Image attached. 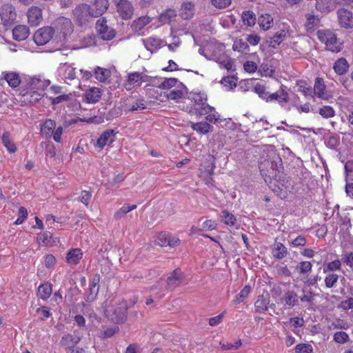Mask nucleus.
<instances>
[{"label": "nucleus", "mask_w": 353, "mask_h": 353, "mask_svg": "<svg viewBox=\"0 0 353 353\" xmlns=\"http://www.w3.org/2000/svg\"><path fill=\"white\" fill-rule=\"evenodd\" d=\"M259 169L266 183H270L272 180L279 181L280 174L283 170L282 160L276 154L269 155L266 158L262 157L259 163Z\"/></svg>", "instance_id": "f257e3e1"}, {"label": "nucleus", "mask_w": 353, "mask_h": 353, "mask_svg": "<svg viewBox=\"0 0 353 353\" xmlns=\"http://www.w3.org/2000/svg\"><path fill=\"white\" fill-rule=\"evenodd\" d=\"M188 98L194 102L190 108L189 113L198 118L212 112L214 108L207 103V95L204 92H190Z\"/></svg>", "instance_id": "f03ea898"}, {"label": "nucleus", "mask_w": 353, "mask_h": 353, "mask_svg": "<svg viewBox=\"0 0 353 353\" xmlns=\"http://www.w3.org/2000/svg\"><path fill=\"white\" fill-rule=\"evenodd\" d=\"M41 81L37 78H32L28 83L29 87L28 90L23 93L22 95L24 101L30 103H34L41 99L43 97V89H40Z\"/></svg>", "instance_id": "7ed1b4c3"}, {"label": "nucleus", "mask_w": 353, "mask_h": 353, "mask_svg": "<svg viewBox=\"0 0 353 353\" xmlns=\"http://www.w3.org/2000/svg\"><path fill=\"white\" fill-rule=\"evenodd\" d=\"M51 26L53 32L56 33L60 38L65 39L73 32V26L70 19L60 17L56 19Z\"/></svg>", "instance_id": "20e7f679"}, {"label": "nucleus", "mask_w": 353, "mask_h": 353, "mask_svg": "<svg viewBox=\"0 0 353 353\" xmlns=\"http://www.w3.org/2000/svg\"><path fill=\"white\" fill-rule=\"evenodd\" d=\"M0 16L2 23L5 27L12 26L17 19L15 8L10 4H5L1 8Z\"/></svg>", "instance_id": "39448f33"}, {"label": "nucleus", "mask_w": 353, "mask_h": 353, "mask_svg": "<svg viewBox=\"0 0 353 353\" xmlns=\"http://www.w3.org/2000/svg\"><path fill=\"white\" fill-rule=\"evenodd\" d=\"M96 29L99 36L103 40L110 41L114 38L116 32L113 28H110L107 25V20L105 17L97 20L96 23Z\"/></svg>", "instance_id": "423d86ee"}, {"label": "nucleus", "mask_w": 353, "mask_h": 353, "mask_svg": "<svg viewBox=\"0 0 353 353\" xmlns=\"http://www.w3.org/2000/svg\"><path fill=\"white\" fill-rule=\"evenodd\" d=\"M53 34V28L51 26L43 27L36 31L33 39L38 46H43L52 39Z\"/></svg>", "instance_id": "0eeeda50"}, {"label": "nucleus", "mask_w": 353, "mask_h": 353, "mask_svg": "<svg viewBox=\"0 0 353 353\" xmlns=\"http://www.w3.org/2000/svg\"><path fill=\"white\" fill-rule=\"evenodd\" d=\"M338 21L341 28L345 29L353 28V13L345 9L339 8L337 10Z\"/></svg>", "instance_id": "6e6552de"}, {"label": "nucleus", "mask_w": 353, "mask_h": 353, "mask_svg": "<svg viewBox=\"0 0 353 353\" xmlns=\"http://www.w3.org/2000/svg\"><path fill=\"white\" fill-rule=\"evenodd\" d=\"M183 274L179 268L172 271L167 279L166 289L168 291H172L182 283Z\"/></svg>", "instance_id": "1a4fd4ad"}, {"label": "nucleus", "mask_w": 353, "mask_h": 353, "mask_svg": "<svg viewBox=\"0 0 353 353\" xmlns=\"http://www.w3.org/2000/svg\"><path fill=\"white\" fill-rule=\"evenodd\" d=\"M110 6L108 0H95L90 5V17H98L105 13Z\"/></svg>", "instance_id": "9d476101"}, {"label": "nucleus", "mask_w": 353, "mask_h": 353, "mask_svg": "<svg viewBox=\"0 0 353 353\" xmlns=\"http://www.w3.org/2000/svg\"><path fill=\"white\" fill-rule=\"evenodd\" d=\"M73 14L79 23L82 25L83 23L88 21V17H90V5L82 3L77 6L73 10Z\"/></svg>", "instance_id": "9b49d317"}, {"label": "nucleus", "mask_w": 353, "mask_h": 353, "mask_svg": "<svg viewBox=\"0 0 353 353\" xmlns=\"http://www.w3.org/2000/svg\"><path fill=\"white\" fill-rule=\"evenodd\" d=\"M118 133L114 130L104 131L97 139V145L103 148L105 145H110L115 141V136Z\"/></svg>", "instance_id": "f8f14e48"}, {"label": "nucleus", "mask_w": 353, "mask_h": 353, "mask_svg": "<svg viewBox=\"0 0 353 353\" xmlns=\"http://www.w3.org/2000/svg\"><path fill=\"white\" fill-rule=\"evenodd\" d=\"M27 17L31 26H37L42 20V11L39 8L32 6L28 9Z\"/></svg>", "instance_id": "ddd939ff"}, {"label": "nucleus", "mask_w": 353, "mask_h": 353, "mask_svg": "<svg viewBox=\"0 0 353 353\" xmlns=\"http://www.w3.org/2000/svg\"><path fill=\"white\" fill-rule=\"evenodd\" d=\"M180 16L183 19L190 20L194 15L195 5L192 1L184 2L181 7Z\"/></svg>", "instance_id": "4468645a"}, {"label": "nucleus", "mask_w": 353, "mask_h": 353, "mask_svg": "<svg viewBox=\"0 0 353 353\" xmlns=\"http://www.w3.org/2000/svg\"><path fill=\"white\" fill-rule=\"evenodd\" d=\"M190 127L201 134H206L214 131V127L207 121L190 122Z\"/></svg>", "instance_id": "2eb2a0df"}, {"label": "nucleus", "mask_w": 353, "mask_h": 353, "mask_svg": "<svg viewBox=\"0 0 353 353\" xmlns=\"http://www.w3.org/2000/svg\"><path fill=\"white\" fill-rule=\"evenodd\" d=\"M29 34V28L24 25L17 26L12 30L13 39L16 41H23L28 38Z\"/></svg>", "instance_id": "dca6fc26"}, {"label": "nucleus", "mask_w": 353, "mask_h": 353, "mask_svg": "<svg viewBox=\"0 0 353 353\" xmlns=\"http://www.w3.org/2000/svg\"><path fill=\"white\" fill-rule=\"evenodd\" d=\"M270 304V295L261 294L258 296L256 301L254 303V307L256 312H265L268 310Z\"/></svg>", "instance_id": "f3484780"}, {"label": "nucleus", "mask_w": 353, "mask_h": 353, "mask_svg": "<svg viewBox=\"0 0 353 353\" xmlns=\"http://www.w3.org/2000/svg\"><path fill=\"white\" fill-rule=\"evenodd\" d=\"M119 16L125 20L129 19L132 17L134 8L130 1L125 2L123 5L117 8Z\"/></svg>", "instance_id": "a211bd4d"}, {"label": "nucleus", "mask_w": 353, "mask_h": 353, "mask_svg": "<svg viewBox=\"0 0 353 353\" xmlns=\"http://www.w3.org/2000/svg\"><path fill=\"white\" fill-rule=\"evenodd\" d=\"M84 97L87 103H97L101 97V90L98 88H91L86 90Z\"/></svg>", "instance_id": "6ab92c4d"}, {"label": "nucleus", "mask_w": 353, "mask_h": 353, "mask_svg": "<svg viewBox=\"0 0 353 353\" xmlns=\"http://www.w3.org/2000/svg\"><path fill=\"white\" fill-rule=\"evenodd\" d=\"M83 257V252L80 248L69 250L66 256V261L70 265H77Z\"/></svg>", "instance_id": "aec40b11"}, {"label": "nucleus", "mask_w": 353, "mask_h": 353, "mask_svg": "<svg viewBox=\"0 0 353 353\" xmlns=\"http://www.w3.org/2000/svg\"><path fill=\"white\" fill-rule=\"evenodd\" d=\"M349 67L350 65L345 58L341 57L334 62L333 69L337 74L341 76L348 71Z\"/></svg>", "instance_id": "412c9836"}, {"label": "nucleus", "mask_w": 353, "mask_h": 353, "mask_svg": "<svg viewBox=\"0 0 353 353\" xmlns=\"http://www.w3.org/2000/svg\"><path fill=\"white\" fill-rule=\"evenodd\" d=\"M143 42L145 48L152 53L159 49L163 43L161 39L154 37H149L143 40Z\"/></svg>", "instance_id": "4be33fe9"}, {"label": "nucleus", "mask_w": 353, "mask_h": 353, "mask_svg": "<svg viewBox=\"0 0 353 353\" xmlns=\"http://www.w3.org/2000/svg\"><path fill=\"white\" fill-rule=\"evenodd\" d=\"M268 97V101H277L279 103H287L289 101L288 93L282 88L274 93H270Z\"/></svg>", "instance_id": "5701e85b"}, {"label": "nucleus", "mask_w": 353, "mask_h": 353, "mask_svg": "<svg viewBox=\"0 0 353 353\" xmlns=\"http://www.w3.org/2000/svg\"><path fill=\"white\" fill-rule=\"evenodd\" d=\"M272 254L276 259H282L288 254L287 248L280 242H276L273 245Z\"/></svg>", "instance_id": "b1692460"}, {"label": "nucleus", "mask_w": 353, "mask_h": 353, "mask_svg": "<svg viewBox=\"0 0 353 353\" xmlns=\"http://www.w3.org/2000/svg\"><path fill=\"white\" fill-rule=\"evenodd\" d=\"M81 341L80 336H73L72 334H68L62 336L61 344L66 346L69 350L79 343Z\"/></svg>", "instance_id": "393cba45"}, {"label": "nucleus", "mask_w": 353, "mask_h": 353, "mask_svg": "<svg viewBox=\"0 0 353 353\" xmlns=\"http://www.w3.org/2000/svg\"><path fill=\"white\" fill-rule=\"evenodd\" d=\"M319 39L325 41L327 46L337 49L338 39L336 35L332 32L327 31L323 36H319Z\"/></svg>", "instance_id": "a878e982"}, {"label": "nucleus", "mask_w": 353, "mask_h": 353, "mask_svg": "<svg viewBox=\"0 0 353 353\" xmlns=\"http://www.w3.org/2000/svg\"><path fill=\"white\" fill-rule=\"evenodd\" d=\"M325 85L321 78H316L314 86V93L316 96L321 99H327L325 93Z\"/></svg>", "instance_id": "bb28decb"}, {"label": "nucleus", "mask_w": 353, "mask_h": 353, "mask_svg": "<svg viewBox=\"0 0 353 353\" xmlns=\"http://www.w3.org/2000/svg\"><path fill=\"white\" fill-rule=\"evenodd\" d=\"M52 292L51 284L48 282L41 284L38 288V296L42 300L48 299L52 294Z\"/></svg>", "instance_id": "cd10ccee"}, {"label": "nucleus", "mask_w": 353, "mask_h": 353, "mask_svg": "<svg viewBox=\"0 0 353 353\" xmlns=\"http://www.w3.org/2000/svg\"><path fill=\"white\" fill-rule=\"evenodd\" d=\"M3 74V79H5L8 85L12 88L17 87L21 83V79L19 74L16 72H6Z\"/></svg>", "instance_id": "c85d7f7f"}, {"label": "nucleus", "mask_w": 353, "mask_h": 353, "mask_svg": "<svg viewBox=\"0 0 353 353\" xmlns=\"http://www.w3.org/2000/svg\"><path fill=\"white\" fill-rule=\"evenodd\" d=\"M273 23V18L269 14H262L259 17L258 23L261 29L268 30Z\"/></svg>", "instance_id": "c756f323"}, {"label": "nucleus", "mask_w": 353, "mask_h": 353, "mask_svg": "<svg viewBox=\"0 0 353 353\" xmlns=\"http://www.w3.org/2000/svg\"><path fill=\"white\" fill-rule=\"evenodd\" d=\"M56 123L51 119L46 120L41 125V132L46 137L52 136L53 131L55 130Z\"/></svg>", "instance_id": "7c9ffc66"}, {"label": "nucleus", "mask_w": 353, "mask_h": 353, "mask_svg": "<svg viewBox=\"0 0 353 353\" xmlns=\"http://www.w3.org/2000/svg\"><path fill=\"white\" fill-rule=\"evenodd\" d=\"M94 73L96 79L100 82H105L110 76V71L109 70L99 66L94 69Z\"/></svg>", "instance_id": "2f4dec72"}, {"label": "nucleus", "mask_w": 353, "mask_h": 353, "mask_svg": "<svg viewBox=\"0 0 353 353\" xmlns=\"http://www.w3.org/2000/svg\"><path fill=\"white\" fill-rule=\"evenodd\" d=\"M242 20L245 25L253 26L256 23V15L252 10H245L242 13Z\"/></svg>", "instance_id": "473e14b6"}, {"label": "nucleus", "mask_w": 353, "mask_h": 353, "mask_svg": "<svg viewBox=\"0 0 353 353\" xmlns=\"http://www.w3.org/2000/svg\"><path fill=\"white\" fill-rule=\"evenodd\" d=\"M251 292V288L250 285H245L241 292L236 296L235 299L232 301L233 304H239L246 299Z\"/></svg>", "instance_id": "72a5a7b5"}, {"label": "nucleus", "mask_w": 353, "mask_h": 353, "mask_svg": "<svg viewBox=\"0 0 353 353\" xmlns=\"http://www.w3.org/2000/svg\"><path fill=\"white\" fill-rule=\"evenodd\" d=\"M332 0H316V8L317 10L328 13L331 11V5Z\"/></svg>", "instance_id": "f704fd0d"}, {"label": "nucleus", "mask_w": 353, "mask_h": 353, "mask_svg": "<svg viewBox=\"0 0 353 353\" xmlns=\"http://www.w3.org/2000/svg\"><path fill=\"white\" fill-rule=\"evenodd\" d=\"M176 16V12L173 9H167L159 16V21L163 24L170 23L173 18Z\"/></svg>", "instance_id": "c9c22d12"}, {"label": "nucleus", "mask_w": 353, "mask_h": 353, "mask_svg": "<svg viewBox=\"0 0 353 353\" xmlns=\"http://www.w3.org/2000/svg\"><path fill=\"white\" fill-rule=\"evenodd\" d=\"M221 221L223 222L225 224L233 226L235 225L236 219L235 216L230 212H229L228 210H224L221 211Z\"/></svg>", "instance_id": "e433bc0d"}, {"label": "nucleus", "mask_w": 353, "mask_h": 353, "mask_svg": "<svg viewBox=\"0 0 353 353\" xmlns=\"http://www.w3.org/2000/svg\"><path fill=\"white\" fill-rule=\"evenodd\" d=\"M1 140L3 145L7 148V150L10 153H14L17 150V148L15 145L12 142L10 138V133L8 132H5L2 137Z\"/></svg>", "instance_id": "4c0bfd02"}, {"label": "nucleus", "mask_w": 353, "mask_h": 353, "mask_svg": "<svg viewBox=\"0 0 353 353\" xmlns=\"http://www.w3.org/2000/svg\"><path fill=\"white\" fill-rule=\"evenodd\" d=\"M137 208V205H129L124 204L119 210H117L114 214V217L115 219H120L123 217L128 212L134 210Z\"/></svg>", "instance_id": "58836bf2"}, {"label": "nucleus", "mask_w": 353, "mask_h": 353, "mask_svg": "<svg viewBox=\"0 0 353 353\" xmlns=\"http://www.w3.org/2000/svg\"><path fill=\"white\" fill-rule=\"evenodd\" d=\"M232 49L234 51H238V52H240L242 53H246V52H249L250 47L246 42H245L242 39H236L234 41V43L232 46Z\"/></svg>", "instance_id": "ea45409f"}, {"label": "nucleus", "mask_w": 353, "mask_h": 353, "mask_svg": "<svg viewBox=\"0 0 353 353\" xmlns=\"http://www.w3.org/2000/svg\"><path fill=\"white\" fill-rule=\"evenodd\" d=\"M285 36L286 34L285 30H279L272 37V41H270V46L275 48L276 46L279 45L284 40Z\"/></svg>", "instance_id": "a19ab883"}, {"label": "nucleus", "mask_w": 353, "mask_h": 353, "mask_svg": "<svg viewBox=\"0 0 353 353\" xmlns=\"http://www.w3.org/2000/svg\"><path fill=\"white\" fill-rule=\"evenodd\" d=\"M312 265L311 262L307 261H301L296 267V270L300 274H307L312 270Z\"/></svg>", "instance_id": "79ce46f5"}, {"label": "nucleus", "mask_w": 353, "mask_h": 353, "mask_svg": "<svg viewBox=\"0 0 353 353\" xmlns=\"http://www.w3.org/2000/svg\"><path fill=\"white\" fill-rule=\"evenodd\" d=\"M140 72H134L128 74L127 79V83L130 85L140 86L141 84V79H140Z\"/></svg>", "instance_id": "37998d69"}, {"label": "nucleus", "mask_w": 353, "mask_h": 353, "mask_svg": "<svg viewBox=\"0 0 353 353\" xmlns=\"http://www.w3.org/2000/svg\"><path fill=\"white\" fill-rule=\"evenodd\" d=\"M284 300L287 305L294 307L298 302L297 294L294 291H288Z\"/></svg>", "instance_id": "c03bdc74"}, {"label": "nucleus", "mask_w": 353, "mask_h": 353, "mask_svg": "<svg viewBox=\"0 0 353 353\" xmlns=\"http://www.w3.org/2000/svg\"><path fill=\"white\" fill-rule=\"evenodd\" d=\"M149 17H141L133 21L132 27L135 30H141L150 22Z\"/></svg>", "instance_id": "a18cd8bd"}, {"label": "nucleus", "mask_w": 353, "mask_h": 353, "mask_svg": "<svg viewBox=\"0 0 353 353\" xmlns=\"http://www.w3.org/2000/svg\"><path fill=\"white\" fill-rule=\"evenodd\" d=\"M254 90L260 98L265 100L267 102L268 101V94H270V92L265 90V87L264 85L257 83L254 86Z\"/></svg>", "instance_id": "49530a36"}, {"label": "nucleus", "mask_w": 353, "mask_h": 353, "mask_svg": "<svg viewBox=\"0 0 353 353\" xmlns=\"http://www.w3.org/2000/svg\"><path fill=\"white\" fill-rule=\"evenodd\" d=\"M121 109L120 107H116L111 108L107 113L104 114V118L106 121L112 120L114 118L119 117L121 114Z\"/></svg>", "instance_id": "de8ad7c7"}, {"label": "nucleus", "mask_w": 353, "mask_h": 353, "mask_svg": "<svg viewBox=\"0 0 353 353\" xmlns=\"http://www.w3.org/2000/svg\"><path fill=\"white\" fill-rule=\"evenodd\" d=\"M318 112L323 118L326 119L333 117L335 114L334 109L330 105H324L322 108H320L318 110Z\"/></svg>", "instance_id": "09e8293b"}, {"label": "nucleus", "mask_w": 353, "mask_h": 353, "mask_svg": "<svg viewBox=\"0 0 353 353\" xmlns=\"http://www.w3.org/2000/svg\"><path fill=\"white\" fill-rule=\"evenodd\" d=\"M339 276L335 273L328 274L325 278V284L327 288H333L337 283Z\"/></svg>", "instance_id": "8fccbe9b"}, {"label": "nucleus", "mask_w": 353, "mask_h": 353, "mask_svg": "<svg viewBox=\"0 0 353 353\" xmlns=\"http://www.w3.org/2000/svg\"><path fill=\"white\" fill-rule=\"evenodd\" d=\"M296 353H312L313 348L310 344L308 343H299L294 347Z\"/></svg>", "instance_id": "3c124183"}, {"label": "nucleus", "mask_w": 353, "mask_h": 353, "mask_svg": "<svg viewBox=\"0 0 353 353\" xmlns=\"http://www.w3.org/2000/svg\"><path fill=\"white\" fill-rule=\"evenodd\" d=\"M221 83L232 90L236 86V79L234 77H224L222 78Z\"/></svg>", "instance_id": "603ef678"}, {"label": "nucleus", "mask_w": 353, "mask_h": 353, "mask_svg": "<svg viewBox=\"0 0 353 353\" xmlns=\"http://www.w3.org/2000/svg\"><path fill=\"white\" fill-rule=\"evenodd\" d=\"M178 82V79L176 78H166L159 86L161 89H170L174 87Z\"/></svg>", "instance_id": "864d4df0"}, {"label": "nucleus", "mask_w": 353, "mask_h": 353, "mask_svg": "<svg viewBox=\"0 0 353 353\" xmlns=\"http://www.w3.org/2000/svg\"><path fill=\"white\" fill-rule=\"evenodd\" d=\"M63 76L65 79L73 80L75 79V68L69 65H65V70Z\"/></svg>", "instance_id": "5fc2aeb1"}, {"label": "nucleus", "mask_w": 353, "mask_h": 353, "mask_svg": "<svg viewBox=\"0 0 353 353\" xmlns=\"http://www.w3.org/2000/svg\"><path fill=\"white\" fill-rule=\"evenodd\" d=\"M349 339L348 334L343 331L336 332L334 335V340L339 343H344Z\"/></svg>", "instance_id": "6e6d98bb"}, {"label": "nucleus", "mask_w": 353, "mask_h": 353, "mask_svg": "<svg viewBox=\"0 0 353 353\" xmlns=\"http://www.w3.org/2000/svg\"><path fill=\"white\" fill-rule=\"evenodd\" d=\"M299 91L303 92L305 96L311 95L312 88L311 86L307 85L306 81H301L297 83Z\"/></svg>", "instance_id": "4d7b16f0"}, {"label": "nucleus", "mask_w": 353, "mask_h": 353, "mask_svg": "<svg viewBox=\"0 0 353 353\" xmlns=\"http://www.w3.org/2000/svg\"><path fill=\"white\" fill-rule=\"evenodd\" d=\"M211 3L217 9H224L228 8L230 4L231 0H211Z\"/></svg>", "instance_id": "13d9d810"}, {"label": "nucleus", "mask_w": 353, "mask_h": 353, "mask_svg": "<svg viewBox=\"0 0 353 353\" xmlns=\"http://www.w3.org/2000/svg\"><path fill=\"white\" fill-rule=\"evenodd\" d=\"M51 237L52 234L50 232H44L39 234L37 239L39 243H41L42 245H46Z\"/></svg>", "instance_id": "bf43d9fd"}, {"label": "nucleus", "mask_w": 353, "mask_h": 353, "mask_svg": "<svg viewBox=\"0 0 353 353\" xmlns=\"http://www.w3.org/2000/svg\"><path fill=\"white\" fill-rule=\"evenodd\" d=\"M184 96V92L181 90H173L167 94L168 100H179Z\"/></svg>", "instance_id": "052dcab7"}, {"label": "nucleus", "mask_w": 353, "mask_h": 353, "mask_svg": "<svg viewBox=\"0 0 353 353\" xmlns=\"http://www.w3.org/2000/svg\"><path fill=\"white\" fill-rule=\"evenodd\" d=\"M339 144V138L336 134L331 135L326 142V145L331 149H334Z\"/></svg>", "instance_id": "680f3d73"}, {"label": "nucleus", "mask_w": 353, "mask_h": 353, "mask_svg": "<svg viewBox=\"0 0 353 353\" xmlns=\"http://www.w3.org/2000/svg\"><path fill=\"white\" fill-rule=\"evenodd\" d=\"M207 114L208 115L205 117L206 121L208 123H209L210 124L220 123L222 121L221 119L220 118V114L217 112H214V113L210 112Z\"/></svg>", "instance_id": "e2e57ef3"}, {"label": "nucleus", "mask_w": 353, "mask_h": 353, "mask_svg": "<svg viewBox=\"0 0 353 353\" xmlns=\"http://www.w3.org/2000/svg\"><path fill=\"white\" fill-rule=\"evenodd\" d=\"M307 23L305 26L307 30L312 29L316 25V23L319 22V19L313 14H307L306 15Z\"/></svg>", "instance_id": "0e129e2a"}, {"label": "nucleus", "mask_w": 353, "mask_h": 353, "mask_svg": "<svg viewBox=\"0 0 353 353\" xmlns=\"http://www.w3.org/2000/svg\"><path fill=\"white\" fill-rule=\"evenodd\" d=\"M146 107H145L144 99H137L135 102L133 103V104L132 105L129 111L132 112V111H135V110H143Z\"/></svg>", "instance_id": "69168bd1"}, {"label": "nucleus", "mask_w": 353, "mask_h": 353, "mask_svg": "<svg viewBox=\"0 0 353 353\" xmlns=\"http://www.w3.org/2000/svg\"><path fill=\"white\" fill-rule=\"evenodd\" d=\"M119 330L118 327H108L101 334L103 339H108L112 336Z\"/></svg>", "instance_id": "338daca9"}, {"label": "nucleus", "mask_w": 353, "mask_h": 353, "mask_svg": "<svg viewBox=\"0 0 353 353\" xmlns=\"http://www.w3.org/2000/svg\"><path fill=\"white\" fill-rule=\"evenodd\" d=\"M92 197V193L89 191L83 190L81 193L80 201L86 206L90 203Z\"/></svg>", "instance_id": "774afa93"}]
</instances>
